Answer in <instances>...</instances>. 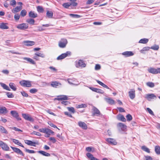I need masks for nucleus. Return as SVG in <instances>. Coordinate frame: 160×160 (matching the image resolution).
Returning a JSON list of instances; mask_svg holds the SVG:
<instances>
[{"label":"nucleus","mask_w":160,"mask_h":160,"mask_svg":"<svg viewBox=\"0 0 160 160\" xmlns=\"http://www.w3.org/2000/svg\"><path fill=\"white\" fill-rule=\"evenodd\" d=\"M68 41L66 39L62 38L59 42L58 46L61 48H64L65 47Z\"/></svg>","instance_id":"nucleus-1"},{"label":"nucleus","mask_w":160,"mask_h":160,"mask_svg":"<svg viewBox=\"0 0 160 160\" xmlns=\"http://www.w3.org/2000/svg\"><path fill=\"white\" fill-rule=\"evenodd\" d=\"M20 85L24 87H30L32 84L31 82L29 81L22 80L19 82Z\"/></svg>","instance_id":"nucleus-2"},{"label":"nucleus","mask_w":160,"mask_h":160,"mask_svg":"<svg viewBox=\"0 0 160 160\" xmlns=\"http://www.w3.org/2000/svg\"><path fill=\"white\" fill-rule=\"evenodd\" d=\"M71 54V53L70 52L67 51L66 53H62L58 56L57 59L58 60L62 59L68 56H70Z\"/></svg>","instance_id":"nucleus-3"},{"label":"nucleus","mask_w":160,"mask_h":160,"mask_svg":"<svg viewBox=\"0 0 160 160\" xmlns=\"http://www.w3.org/2000/svg\"><path fill=\"white\" fill-rule=\"evenodd\" d=\"M148 71L149 73L153 74L160 73V68L155 69L153 68H150L148 69Z\"/></svg>","instance_id":"nucleus-4"},{"label":"nucleus","mask_w":160,"mask_h":160,"mask_svg":"<svg viewBox=\"0 0 160 160\" xmlns=\"http://www.w3.org/2000/svg\"><path fill=\"white\" fill-rule=\"evenodd\" d=\"M128 95L131 99H133L135 97V91L134 89H130L128 92Z\"/></svg>","instance_id":"nucleus-5"},{"label":"nucleus","mask_w":160,"mask_h":160,"mask_svg":"<svg viewBox=\"0 0 160 160\" xmlns=\"http://www.w3.org/2000/svg\"><path fill=\"white\" fill-rule=\"evenodd\" d=\"M0 147L4 150L8 151L9 150V148L8 145L2 141H0Z\"/></svg>","instance_id":"nucleus-6"},{"label":"nucleus","mask_w":160,"mask_h":160,"mask_svg":"<svg viewBox=\"0 0 160 160\" xmlns=\"http://www.w3.org/2000/svg\"><path fill=\"white\" fill-rule=\"evenodd\" d=\"M17 28L21 30H25L28 28V25L25 23H22L18 24Z\"/></svg>","instance_id":"nucleus-7"},{"label":"nucleus","mask_w":160,"mask_h":160,"mask_svg":"<svg viewBox=\"0 0 160 160\" xmlns=\"http://www.w3.org/2000/svg\"><path fill=\"white\" fill-rule=\"evenodd\" d=\"M10 113L12 116L18 120H21V118L19 117L18 114V112L16 111H12Z\"/></svg>","instance_id":"nucleus-8"},{"label":"nucleus","mask_w":160,"mask_h":160,"mask_svg":"<svg viewBox=\"0 0 160 160\" xmlns=\"http://www.w3.org/2000/svg\"><path fill=\"white\" fill-rule=\"evenodd\" d=\"M145 98L148 100L150 101L152 99L156 98L157 97L154 94H148L146 95Z\"/></svg>","instance_id":"nucleus-9"},{"label":"nucleus","mask_w":160,"mask_h":160,"mask_svg":"<svg viewBox=\"0 0 160 160\" xmlns=\"http://www.w3.org/2000/svg\"><path fill=\"white\" fill-rule=\"evenodd\" d=\"M11 148L16 153L18 154H19L21 155L22 156H24V154L22 152L19 148H17L14 147L12 146H11Z\"/></svg>","instance_id":"nucleus-10"},{"label":"nucleus","mask_w":160,"mask_h":160,"mask_svg":"<svg viewBox=\"0 0 160 160\" xmlns=\"http://www.w3.org/2000/svg\"><path fill=\"white\" fill-rule=\"evenodd\" d=\"M22 115L23 117L26 120L30 121H33V119L31 118L29 114L22 113Z\"/></svg>","instance_id":"nucleus-11"},{"label":"nucleus","mask_w":160,"mask_h":160,"mask_svg":"<svg viewBox=\"0 0 160 160\" xmlns=\"http://www.w3.org/2000/svg\"><path fill=\"white\" fill-rule=\"evenodd\" d=\"M117 127L119 129L124 131L126 129V126L122 123H119L117 124Z\"/></svg>","instance_id":"nucleus-12"},{"label":"nucleus","mask_w":160,"mask_h":160,"mask_svg":"<svg viewBox=\"0 0 160 160\" xmlns=\"http://www.w3.org/2000/svg\"><path fill=\"white\" fill-rule=\"evenodd\" d=\"M86 65L84 62L82 60H79L78 63L76 65V67L77 68L79 67H81L82 68H84L86 67Z\"/></svg>","instance_id":"nucleus-13"},{"label":"nucleus","mask_w":160,"mask_h":160,"mask_svg":"<svg viewBox=\"0 0 160 160\" xmlns=\"http://www.w3.org/2000/svg\"><path fill=\"white\" fill-rule=\"evenodd\" d=\"M92 110L93 111V113H92L93 115H96L97 116H98L100 115V112L99 111L96 107H93Z\"/></svg>","instance_id":"nucleus-14"},{"label":"nucleus","mask_w":160,"mask_h":160,"mask_svg":"<svg viewBox=\"0 0 160 160\" xmlns=\"http://www.w3.org/2000/svg\"><path fill=\"white\" fill-rule=\"evenodd\" d=\"M79 126L84 129H86L87 128V124L84 122L80 121L78 122Z\"/></svg>","instance_id":"nucleus-15"},{"label":"nucleus","mask_w":160,"mask_h":160,"mask_svg":"<svg viewBox=\"0 0 160 160\" xmlns=\"http://www.w3.org/2000/svg\"><path fill=\"white\" fill-rule=\"evenodd\" d=\"M8 112V111L6 107H0V114H5Z\"/></svg>","instance_id":"nucleus-16"},{"label":"nucleus","mask_w":160,"mask_h":160,"mask_svg":"<svg viewBox=\"0 0 160 160\" xmlns=\"http://www.w3.org/2000/svg\"><path fill=\"white\" fill-rule=\"evenodd\" d=\"M22 9V6H17L12 10V11L13 13H16V12L20 11Z\"/></svg>","instance_id":"nucleus-17"},{"label":"nucleus","mask_w":160,"mask_h":160,"mask_svg":"<svg viewBox=\"0 0 160 160\" xmlns=\"http://www.w3.org/2000/svg\"><path fill=\"white\" fill-rule=\"evenodd\" d=\"M106 141L109 143L115 145L117 142L115 140L112 138H108L106 139Z\"/></svg>","instance_id":"nucleus-18"},{"label":"nucleus","mask_w":160,"mask_h":160,"mask_svg":"<svg viewBox=\"0 0 160 160\" xmlns=\"http://www.w3.org/2000/svg\"><path fill=\"white\" fill-rule=\"evenodd\" d=\"M58 97V98H55V99L58 100H67L68 99V98L67 96L65 95L59 96Z\"/></svg>","instance_id":"nucleus-19"},{"label":"nucleus","mask_w":160,"mask_h":160,"mask_svg":"<svg viewBox=\"0 0 160 160\" xmlns=\"http://www.w3.org/2000/svg\"><path fill=\"white\" fill-rule=\"evenodd\" d=\"M24 45L27 46H30L34 45L35 44V42L32 41H25L23 42Z\"/></svg>","instance_id":"nucleus-20"},{"label":"nucleus","mask_w":160,"mask_h":160,"mask_svg":"<svg viewBox=\"0 0 160 160\" xmlns=\"http://www.w3.org/2000/svg\"><path fill=\"white\" fill-rule=\"evenodd\" d=\"M122 54L126 57H128L133 56L134 53L131 51H126L123 52Z\"/></svg>","instance_id":"nucleus-21"},{"label":"nucleus","mask_w":160,"mask_h":160,"mask_svg":"<svg viewBox=\"0 0 160 160\" xmlns=\"http://www.w3.org/2000/svg\"><path fill=\"white\" fill-rule=\"evenodd\" d=\"M90 88L92 91L96 92L102 94L104 93L103 91L101 89L92 87Z\"/></svg>","instance_id":"nucleus-22"},{"label":"nucleus","mask_w":160,"mask_h":160,"mask_svg":"<svg viewBox=\"0 0 160 160\" xmlns=\"http://www.w3.org/2000/svg\"><path fill=\"white\" fill-rule=\"evenodd\" d=\"M29 16L31 18H35L37 17V14L34 11H31L28 13Z\"/></svg>","instance_id":"nucleus-23"},{"label":"nucleus","mask_w":160,"mask_h":160,"mask_svg":"<svg viewBox=\"0 0 160 160\" xmlns=\"http://www.w3.org/2000/svg\"><path fill=\"white\" fill-rule=\"evenodd\" d=\"M105 100L109 104H113L115 103V101L110 98H105Z\"/></svg>","instance_id":"nucleus-24"},{"label":"nucleus","mask_w":160,"mask_h":160,"mask_svg":"<svg viewBox=\"0 0 160 160\" xmlns=\"http://www.w3.org/2000/svg\"><path fill=\"white\" fill-rule=\"evenodd\" d=\"M7 23H1L0 24V28L3 29H7L8 28V26L7 25Z\"/></svg>","instance_id":"nucleus-25"},{"label":"nucleus","mask_w":160,"mask_h":160,"mask_svg":"<svg viewBox=\"0 0 160 160\" xmlns=\"http://www.w3.org/2000/svg\"><path fill=\"white\" fill-rule=\"evenodd\" d=\"M12 141L13 142H14L15 144L18 145L19 146H21L23 148H24V146L22 144L19 142L18 140H16L14 139H12Z\"/></svg>","instance_id":"nucleus-26"},{"label":"nucleus","mask_w":160,"mask_h":160,"mask_svg":"<svg viewBox=\"0 0 160 160\" xmlns=\"http://www.w3.org/2000/svg\"><path fill=\"white\" fill-rule=\"evenodd\" d=\"M9 86L10 88L14 91L17 90V87L13 83L10 82L9 84Z\"/></svg>","instance_id":"nucleus-27"},{"label":"nucleus","mask_w":160,"mask_h":160,"mask_svg":"<svg viewBox=\"0 0 160 160\" xmlns=\"http://www.w3.org/2000/svg\"><path fill=\"white\" fill-rule=\"evenodd\" d=\"M0 84L4 89H6L7 90L9 91L11 90L10 88L8 87V86L6 85V84H5L2 82H1L0 83Z\"/></svg>","instance_id":"nucleus-28"},{"label":"nucleus","mask_w":160,"mask_h":160,"mask_svg":"<svg viewBox=\"0 0 160 160\" xmlns=\"http://www.w3.org/2000/svg\"><path fill=\"white\" fill-rule=\"evenodd\" d=\"M38 152L39 153L45 156L49 157L50 156V154L49 153L46 152L44 151H39Z\"/></svg>","instance_id":"nucleus-29"},{"label":"nucleus","mask_w":160,"mask_h":160,"mask_svg":"<svg viewBox=\"0 0 160 160\" xmlns=\"http://www.w3.org/2000/svg\"><path fill=\"white\" fill-rule=\"evenodd\" d=\"M46 16L48 18H52L53 16V13L52 11H48L47 12Z\"/></svg>","instance_id":"nucleus-30"},{"label":"nucleus","mask_w":160,"mask_h":160,"mask_svg":"<svg viewBox=\"0 0 160 160\" xmlns=\"http://www.w3.org/2000/svg\"><path fill=\"white\" fill-rule=\"evenodd\" d=\"M117 119L118 120L123 122H125L126 121V119L122 115H120L118 116L117 117Z\"/></svg>","instance_id":"nucleus-31"},{"label":"nucleus","mask_w":160,"mask_h":160,"mask_svg":"<svg viewBox=\"0 0 160 160\" xmlns=\"http://www.w3.org/2000/svg\"><path fill=\"white\" fill-rule=\"evenodd\" d=\"M0 131L2 133L7 134L8 132L6 129L0 125Z\"/></svg>","instance_id":"nucleus-32"},{"label":"nucleus","mask_w":160,"mask_h":160,"mask_svg":"<svg viewBox=\"0 0 160 160\" xmlns=\"http://www.w3.org/2000/svg\"><path fill=\"white\" fill-rule=\"evenodd\" d=\"M58 84H61L59 82L57 81L52 82L51 83V86L53 87L56 88L58 86Z\"/></svg>","instance_id":"nucleus-33"},{"label":"nucleus","mask_w":160,"mask_h":160,"mask_svg":"<svg viewBox=\"0 0 160 160\" xmlns=\"http://www.w3.org/2000/svg\"><path fill=\"white\" fill-rule=\"evenodd\" d=\"M23 59L27 60V61L33 64H35V62L32 60V59L27 58H23Z\"/></svg>","instance_id":"nucleus-34"},{"label":"nucleus","mask_w":160,"mask_h":160,"mask_svg":"<svg viewBox=\"0 0 160 160\" xmlns=\"http://www.w3.org/2000/svg\"><path fill=\"white\" fill-rule=\"evenodd\" d=\"M26 22L31 25H33L34 24L35 21L33 19L30 18L27 19L26 20Z\"/></svg>","instance_id":"nucleus-35"},{"label":"nucleus","mask_w":160,"mask_h":160,"mask_svg":"<svg viewBox=\"0 0 160 160\" xmlns=\"http://www.w3.org/2000/svg\"><path fill=\"white\" fill-rule=\"evenodd\" d=\"M96 81H97V82L99 84H100V85H101L103 87L105 88H106L108 89H109V87L107 85H105V84H104V83H103L101 82L98 80H97Z\"/></svg>","instance_id":"nucleus-36"},{"label":"nucleus","mask_w":160,"mask_h":160,"mask_svg":"<svg viewBox=\"0 0 160 160\" xmlns=\"http://www.w3.org/2000/svg\"><path fill=\"white\" fill-rule=\"evenodd\" d=\"M96 81H97V82L99 84H100V85H101L103 87L105 88H106L108 89H109V87L107 85H105V84H104V83H103L101 82L98 80H97Z\"/></svg>","instance_id":"nucleus-37"},{"label":"nucleus","mask_w":160,"mask_h":160,"mask_svg":"<svg viewBox=\"0 0 160 160\" xmlns=\"http://www.w3.org/2000/svg\"><path fill=\"white\" fill-rule=\"evenodd\" d=\"M96 81H97V82L99 84H100V85H101L103 87L105 88H106L108 89H109V87L107 85H105V84H104V83H103L101 82L98 80H97Z\"/></svg>","instance_id":"nucleus-38"},{"label":"nucleus","mask_w":160,"mask_h":160,"mask_svg":"<svg viewBox=\"0 0 160 160\" xmlns=\"http://www.w3.org/2000/svg\"><path fill=\"white\" fill-rule=\"evenodd\" d=\"M148 39L144 38L140 40L139 42V43L143 44H146L148 42Z\"/></svg>","instance_id":"nucleus-39"},{"label":"nucleus","mask_w":160,"mask_h":160,"mask_svg":"<svg viewBox=\"0 0 160 160\" xmlns=\"http://www.w3.org/2000/svg\"><path fill=\"white\" fill-rule=\"evenodd\" d=\"M155 150L157 154H160V147L159 146H156L155 147Z\"/></svg>","instance_id":"nucleus-40"},{"label":"nucleus","mask_w":160,"mask_h":160,"mask_svg":"<svg viewBox=\"0 0 160 160\" xmlns=\"http://www.w3.org/2000/svg\"><path fill=\"white\" fill-rule=\"evenodd\" d=\"M141 149L143 150L144 151L148 152V153H150V151L149 149L147 148L146 146H142L141 147Z\"/></svg>","instance_id":"nucleus-41"},{"label":"nucleus","mask_w":160,"mask_h":160,"mask_svg":"<svg viewBox=\"0 0 160 160\" xmlns=\"http://www.w3.org/2000/svg\"><path fill=\"white\" fill-rule=\"evenodd\" d=\"M147 86L150 88H153L154 87L155 85L154 83L152 82H148L146 83Z\"/></svg>","instance_id":"nucleus-42"},{"label":"nucleus","mask_w":160,"mask_h":160,"mask_svg":"<svg viewBox=\"0 0 160 160\" xmlns=\"http://www.w3.org/2000/svg\"><path fill=\"white\" fill-rule=\"evenodd\" d=\"M38 11L39 13H42L43 12L44 10L42 7L40 6H38L37 7Z\"/></svg>","instance_id":"nucleus-43"},{"label":"nucleus","mask_w":160,"mask_h":160,"mask_svg":"<svg viewBox=\"0 0 160 160\" xmlns=\"http://www.w3.org/2000/svg\"><path fill=\"white\" fill-rule=\"evenodd\" d=\"M53 132L51 130L47 128L45 133L47 135H50V134L53 133Z\"/></svg>","instance_id":"nucleus-44"},{"label":"nucleus","mask_w":160,"mask_h":160,"mask_svg":"<svg viewBox=\"0 0 160 160\" xmlns=\"http://www.w3.org/2000/svg\"><path fill=\"white\" fill-rule=\"evenodd\" d=\"M87 107L86 104H82L80 105H77L76 108H85Z\"/></svg>","instance_id":"nucleus-45"},{"label":"nucleus","mask_w":160,"mask_h":160,"mask_svg":"<svg viewBox=\"0 0 160 160\" xmlns=\"http://www.w3.org/2000/svg\"><path fill=\"white\" fill-rule=\"evenodd\" d=\"M27 14V11L23 9L20 12V15L22 17H24Z\"/></svg>","instance_id":"nucleus-46"},{"label":"nucleus","mask_w":160,"mask_h":160,"mask_svg":"<svg viewBox=\"0 0 160 160\" xmlns=\"http://www.w3.org/2000/svg\"><path fill=\"white\" fill-rule=\"evenodd\" d=\"M6 95L8 98H13L14 97V95L12 93L7 92L6 93Z\"/></svg>","instance_id":"nucleus-47"},{"label":"nucleus","mask_w":160,"mask_h":160,"mask_svg":"<svg viewBox=\"0 0 160 160\" xmlns=\"http://www.w3.org/2000/svg\"><path fill=\"white\" fill-rule=\"evenodd\" d=\"M150 48L148 47H144L140 50V52L141 53H144V51L149 50Z\"/></svg>","instance_id":"nucleus-48"},{"label":"nucleus","mask_w":160,"mask_h":160,"mask_svg":"<svg viewBox=\"0 0 160 160\" xmlns=\"http://www.w3.org/2000/svg\"><path fill=\"white\" fill-rule=\"evenodd\" d=\"M63 6L65 8H68L71 6L70 3H65L62 4Z\"/></svg>","instance_id":"nucleus-49"},{"label":"nucleus","mask_w":160,"mask_h":160,"mask_svg":"<svg viewBox=\"0 0 160 160\" xmlns=\"http://www.w3.org/2000/svg\"><path fill=\"white\" fill-rule=\"evenodd\" d=\"M69 15L70 16L72 17V18H78L81 17V16L79 15H78L77 14H69Z\"/></svg>","instance_id":"nucleus-50"},{"label":"nucleus","mask_w":160,"mask_h":160,"mask_svg":"<svg viewBox=\"0 0 160 160\" xmlns=\"http://www.w3.org/2000/svg\"><path fill=\"white\" fill-rule=\"evenodd\" d=\"M159 47L158 45H155L150 48L155 50H157L158 49Z\"/></svg>","instance_id":"nucleus-51"},{"label":"nucleus","mask_w":160,"mask_h":160,"mask_svg":"<svg viewBox=\"0 0 160 160\" xmlns=\"http://www.w3.org/2000/svg\"><path fill=\"white\" fill-rule=\"evenodd\" d=\"M68 82L70 84L72 85H74L75 86H77L79 84L78 83H74L72 82V80L70 79H68Z\"/></svg>","instance_id":"nucleus-52"},{"label":"nucleus","mask_w":160,"mask_h":160,"mask_svg":"<svg viewBox=\"0 0 160 160\" xmlns=\"http://www.w3.org/2000/svg\"><path fill=\"white\" fill-rule=\"evenodd\" d=\"M126 118H127V120L128 121H131L132 119V116L130 114H128L126 116Z\"/></svg>","instance_id":"nucleus-53"},{"label":"nucleus","mask_w":160,"mask_h":160,"mask_svg":"<svg viewBox=\"0 0 160 160\" xmlns=\"http://www.w3.org/2000/svg\"><path fill=\"white\" fill-rule=\"evenodd\" d=\"M10 4L12 6L14 7L16 4V2L15 0H12L10 1Z\"/></svg>","instance_id":"nucleus-54"},{"label":"nucleus","mask_w":160,"mask_h":160,"mask_svg":"<svg viewBox=\"0 0 160 160\" xmlns=\"http://www.w3.org/2000/svg\"><path fill=\"white\" fill-rule=\"evenodd\" d=\"M67 109L69 111L72 112L73 113H74L75 112L74 108L72 107H67Z\"/></svg>","instance_id":"nucleus-55"},{"label":"nucleus","mask_w":160,"mask_h":160,"mask_svg":"<svg viewBox=\"0 0 160 160\" xmlns=\"http://www.w3.org/2000/svg\"><path fill=\"white\" fill-rule=\"evenodd\" d=\"M35 55H37L38 56V57H41L44 58L45 57V55H44L43 53H35Z\"/></svg>","instance_id":"nucleus-56"},{"label":"nucleus","mask_w":160,"mask_h":160,"mask_svg":"<svg viewBox=\"0 0 160 160\" xmlns=\"http://www.w3.org/2000/svg\"><path fill=\"white\" fill-rule=\"evenodd\" d=\"M25 151L29 153H35V152L33 150H30L28 149H25Z\"/></svg>","instance_id":"nucleus-57"},{"label":"nucleus","mask_w":160,"mask_h":160,"mask_svg":"<svg viewBox=\"0 0 160 160\" xmlns=\"http://www.w3.org/2000/svg\"><path fill=\"white\" fill-rule=\"evenodd\" d=\"M25 142L26 144L31 146L32 143V141L29 140H25Z\"/></svg>","instance_id":"nucleus-58"},{"label":"nucleus","mask_w":160,"mask_h":160,"mask_svg":"<svg viewBox=\"0 0 160 160\" xmlns=\"http://www.w3.org/2000/svg\"><path fill=\"white\" fill-rule=\"evenodd\" d=\"M30 92L32 93H35L38 91V90L35 88L31 89L30 90Z\"/></svg>","instance_id":"nucleus-59"},{"label":"nucleus","mask_w":160,"mask_h":160,"mask_svg":"<svg viewBox=\"0 0 160 160\" xmlns=\"http://www.w3.org/2000/svg\"><path fill=\"white\" fill-rule=\"evenodd\" d=\"M32 134L36 135L39 136H41V134L39 132H36L35 131H33L31 133Z\"/></svg>","instance_id":"nucleus-60"},{"label":"nucleus","mask_w":160,"mask_h":160,"mask_svg":"<svg viewBox=\"0 0 160 160\" xmlns=\"http://www.w3.org/2000/svg\"><path fill=\"white\" fill-rule=\"evenodd\" d=\"M94 1V0H88L86 3V5H90L92 4Z\"/></svg>","instance_id":"nucleus-61"},{"label":"nucleus","mask_w":160,"mask_h":160,"mask_svg":"<svg viewBox=\"0 0 160 160\" xmlns=\"http://www.w3.org/2000/svg\"><path fill=\"white\" fill-rule=\"evenodd\" d=\"M147 110L150 114L152 115H154L153 112L150 108H147Z\"/></svg>","instance_id":"nucleus-62"},{"label":"nucleus","mask_w":160,"mask_h":160,"mask_svg":"<svg viewBox=\"0 0 160 160\" xmlns=\"http://www.w3.org/2000/svg\"><path fill=\"white\" fill-rule=\"evenodd\" d=\"M47 128H40L39 129V131L41 132L45 133Z\"/></svg>","instance_id":"nucleus-63"},{"label":"nucleus","mask_w":160,"mask_h":160,"mask_svg":"<svg viewBox=\"0 0 160 160\" xmlns=\"http://www.w3.org/2000/svg\"><path fill=\"white\" fill-rule=\"evenodd\" d=\"M145 158L146 160H152V158L150 156H145Z\"/></svg>","instance_id":"nucleus-64"}]
</instances>
